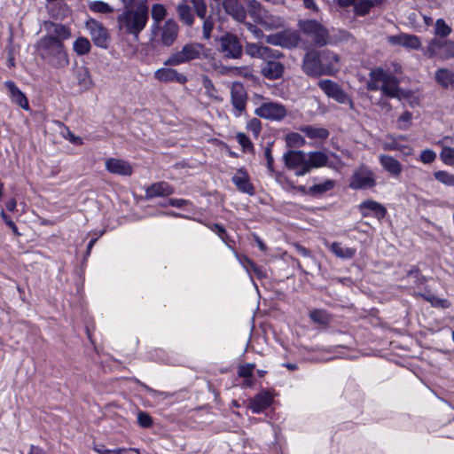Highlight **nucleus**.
<instances>
[{"mask_svg": "<svg viewBox=\"0 0 454 454\" xmlns=\"http://www.w3.org/2000/svg\"><path fill=\"white\" fill-rule=\"evenodd\" d=\"M376 185L374 172L364 165L356 168L348 186L353 190L372 189Z\"/></svg>", "mask_w": 454, "mask_h": 454, "instance_id": "obj_8", "label": "nucleus"}, {"mask_svg": "<svg viewBox=\"0 0 454 454\" xmlns=\"http://www.w3.org/2000/svg\"><path fill=\"white\" fill-rule=\"evenodd\" d=\"M227 12L230 13L237 21L242 22L247 18V12L245 9L240 5L232 6L230 9H227Z\"/></svg>", "mask_w": 454, "mask_h": 454, "instance_id": "obj_51", "label": "nucleus"}, {"mask_svg": "<svg viewBox=\"0 0 454 454\" xmlns=\"http://www.w3.org/2000/svg\"><path fill=\"white\" fill-rule=\"evenodd\" d=\"M300 130L311 139L319 138L325 140L329 137V131L325 128L307 125L301 127Z\"/></svg>", "mask_w": 454, "mask_h": 454, "instance_id": "obj_36", "label": "nucleus"}, {"mask_svg": "<svg viewBox=\"0 0 454 454\" xmlns=\"http://www.w3.org/2000/svg\"><path fill=\"white\" fill-rule=\"evenodd\" d=\"M318 87L328 98L336 100L340 104H349L351 107L353 106L352 100L335 82L328 79L320 80L318 82Z\"/></svg>", "mask_w": 454, "mask_h": 454, "instance_id": "obj_11", "label": "nucleus"}, {"mask_svg": "<svg viewBox=\"0 0 454 454\" xmlns=\"http://www.w3.org/2000/svg\"><path fill=\"white\" fill-rule=\"evenodd\" d=\"M51 129L59 133L62 137L67 139L74 145H82V139L80 137L74 136L67 127L59 121H52Z\"/></svg>", "mask_w": 454, "mask_h": 454, "instance_id": "obj_33", "label": "nucleus"}, {"mask_svg": "<svg viewBox=\"0 0 454 454\" xmlns=\"http://www.w3.org/2000/svg\"><path fill=\"white\" fill-rule=\"evenodd\" d=\"M154 78L161 82H177L184 84L187 82V77L177 72L176 69L161 67L154 72Z\"/></svg>", "mask_w": 454, "mask_h": 454, "instance_id": "obj_20", "label": "nucleus"}, {"mask_svg": "<svg viewBox=\"0 0 454 454\" xmlns=\"http://www.w3.org/2000/svg\"><path fill=\"white\" fill-rule=\"evenodd\" d=\"M205 45L200 43H189L184 44L180 51L170 54L164 61L165 66L174 67L200 59L207 56Z\"/></svg>", "mask_w": 454, "mask_h": 454, "instance_id": "obj_3", "label": "nucleus"}, {"mask_svg": "<svg viewBox=\"0 0 454 454\" xmlns=\"http://www.w3.org/2000/svg\"><path fill=\"white\" fill-rule=\"evenodd\" d=\"M157 29L156 35L162 45L169 47L175 43L179 33V26L176 20L168 19L162 26H159Z\"/></svg>", "mask_w": 454, "mask_h": 454, "instance_id": "obj_12", "label": "nucleus"}, {"mask_svg": "<svg viewBox=\"0 0 454 454\" xmlns=\"http://www.w3.org/2000/svg\"><path fill=\"white\" fill-rule=\"evenodd\" d=\"M278 59H265V64L261 69V74L263 77L269 80L280 79L285 72V66L277 61Z\"/></svg>", "mask_w": 454, "mask_h": 454, "instance_id": "obj_19", "label": "nucleus"}, {"mask_svg": "<svg viewBox=\"0 0 454 454\" xmlns=\"http://www.w3.org/2000/svg\"><path fill=\"white\" fill-rule=\"evenodd\" d=\"M358 208L363 217H367L372 215L378 220L383 219L387 215L386 207L372 200H367L359 204Z\"/></svg>", "mask_w": 454, "mask_h": 454, "instance_id": "obj_17", "label": "nucleus"}, {"mask_svg": "<svg viewBox=\"0 0 454 454\" xmlns=\"http://www.w3.org/2000/svg\"><path fill=\"white\" fill-rule=\"evenodd\" d=\"M298 27L303 35L311 39L315 46L323 47L331 43L329 30L316 20H300Z\"/></svg>", "mask_w": 454, "mask_h": 454, "instance_id": "obj_4", "label": "nucleus"}, {"mask_svg": "<svg viewBox=\"0 0 454 454\" xmlns=\"http://www.w3.org/2000/svg\"><path fill=\"white\" fill-rule=\"evenodd\" d=\"M202 20H203V26H202L203 37L205 39H209L211 37V33H212V30L215 26L214 20L211 17H207V15Z\"/></svg>", "mask_w": 454, "mask_h": 454, "instance_id": "obj_53", "label": "nucleus"}, {"mask_svg": "<svg viewBox=\"0 0 454 454\" xmlns=\"http://www.w3.org/2000/svg\"><path fill=\"white\" fill-rule=\"evenodd\" d=\"M254 367V364H249L241 365L238 371L239 376L242 377V378H250L253 374Z\"/></svg>", "mask_w": 454, "mask_h": 454, "instance_id": "obj_60", "label": "nucleus"}, {"mask_svg": "<svg viewBox=\"0 0 454 454\" xmlns=\"http://www.w3.org/2000/svg\"><path fill=\"white\" fill-rule=\"evenodd\" d=\"M334 187V182L332 180H326L325 182L318 184H315L309 188V192L313 195L322 194L332 190Z\"/></svg>", "mask_w": 454, "mask_h": 454, "instance_id": "obj_47", "label": "nucleus"}, {"mask_svg": "<svg viewBox=\"0 0 454 454\" xmlns=\"http://www.w3.org/2000/svg\"><path fill=\"white\" fill-rule=\"evenodd\" d=\"M262 25L266 29H278L284 27V20L280 17H268L263 20Z\"/></svg>", "mask_w": 454, "mask_h": 454, "instance_id": "obj_49", "label": "nucleus"}, {"mask_svg": "<svg viewBox=\"0 0 454 454\" xmlns=\"http://www.w3.org/2000/svg\"><path fill=\"white\" fill-rule=\"evenodd\" d=\"M379 160L384 170H386L392 176L397 177L401 175L403 171V166L401 162L395 158L387 154H380L379 156Z\"/></svg>", "mask_w": 454, "mask_h": 454, "instance_id": "obj_24", "label": "nucleus"}, {"mask_svg": "<svg viewBox=\"0 0 454 454\" xmlns=\"http://www.w3.org/2000/svg\"><path fill=\"white\" fill-rule=\"evenodd\" d=\"M137 422L142 427L145 428H148L153 425L152 417L145 411H140L137 414Z\"/></svg>", "mask_w": 454, "mask_h": 454, "instance_id": "obj_56", "label": "nucleus"}, {"mask_svg": "<svg viewBox=\"0 0 454 454\" xmlns=\"http://www.w3.org/2000/svg\"><path fill=\"white\" fill-rule=\"evenodd\" d=\"M436 158L435 153L431 149L423 150L420 153L419 160L425 164L432 163Z\"/></svg>", "mask_w": 454, "mask_h": 454, "instance_id": "obj_58", "label": "nucleus"}, {"mask_svg": "<svg viewBox=\"0 0 454 454\" xmlns=\"http://www.w3.org/2000/svg\"><path fill=\"white\" fill-rule=\"evenodd\" d=\"M254 114L263 119L279 121L286 116L287 111L280 103L266 102L257 107Z\"/></svg>", "mask_w": 454, "mask_h": 454, "instance_id": "obj_10", "label": "nucleus"}, {"mask_svg": "<svg viewBox=\"0 0 454 454\" xmlns=\"http://www.w3.org/2000/svg\"><path fill=\"white\" fill-rule=\"evenodd\" d=\"M434 178L440 183L448 185L454 186V176L447 171L439 170L434 173Z\"/></svg>", "mask_w": 454, "mask_h": 454, "instance_id": "obj_48", "label": "nucleus"}, {"mask_svg": "<svg viewBox=\"0 0 454 454\" xmlns=\"http://www.w3.org/2000/svg\"><path fill=\"white\" fill-rule=\"evenodd\" d=\"M152 18L155 23H160L167 16V9L161 4H155L152 6Z\"/></svg>", "mask_w": 454, "mask_h": 454, "instance_id": "obj_45", "label": "nucleus"}, {"mask_svg": "<svg viewBox=\"0 0 454 454\" xmlns=\"http://www.w3.org/2000/svg\"><path fill=\"white\" fill-rule=\"evenodd\" d=\"M387 42L392 45H402L407 49L419 50L421 48V41L415 35L401 33L387 37Z\"/></svg>", "mask_w": 454, "mask_h": 454, "instance_id": "obj_18", "label": "nucleus"}, {"mask_svg": "<svg viewBox=\"0 0 454 454\" xmlns=\"http://www.w3.org/2000/svg\"><path fill=\"white\" fill-rule=\"evenodd\" d=\"M321 57L324 62L325 75H332L340 69V57L333 51H322Z\"/></svg>", "mask_w": 454, "mask_h": 454, "instance_id": "obj_27", "label": "nucleus"}, {"mask_svg": "<svg viewBox=\"0 0 454 454\" xmlns=\"http://www.w3.org/2000/svg\"><path fill=\"white\" fill-rule=\"evenodd\" d=\"M182 2H190L192 4L196 15L200 19H204L207 12V6L205 0H182Z\"/></svg>", "mask_w": 454, "mask_h": 454, "instance_id": "obj_46", "label": "nucleus"}, {"mask_svg": "<svg viewBox=\"0 0 454 454\" xmlns=\"http://www.w3.org/2000/svg\"><path fill=\"white\" fill-rule=\"evenodd\" d=\"M327 155L320 151L307 153V166L299 174H308L312 168L324 167L327 164Z\"/></svg>", "mask_w": 454, "mask_h": 454, "instance_id": "obj_23", "label": "nucleus"}, {"mask_svg": "<svg viewBox=\"0 0 454 454\" xmlns=\"http://www.w3.org/2000/svg\"><path fill=\"white\" fill-rule=\"evenodd\" d=\"M452 32L451 27L445 22L443 19L436 20L434 23V35L440 37H447Z\"/></svg>", "mask_w": 454, "mask_h": 454, "instance_id": "obj_42", "label": "nucleus"}, {"mask_svg": "<svg viewBox=\"0 0 454 454\" xmlns=\"http://www.w3.org/2000/svg\"><path fill=\"white\" fill-rule=\"evenodd\" d=\"M44 29L48 34L46 36H52L59 40V42L69 38L71 35L69 28L62 24L45 21Z\"/></svg>", "mask_w": 454, "mask_h": 454, "instance_id": "obj_25", "label": "nucleus"}, {"mask_svg": "<svg viewBox=\"0 0 454 454\" xmlns=\"http://www.w3.org/2000/svg\"><path fill=\"white\" fill-rule=\"evenodd\" d=\"M412 114L409 111L403 112L398 118L399 129H407L411 122Z\"/></svg>", "mask_w": 454, "mask_h": 454, "instance_id": "obj_54", "label": "nucleus"}, {"mask_svg": "<svg viewBox=\"0 0 454 454\" xmlns=\"http://www.w3.org/2000/svg\"><path fill=\"white\" fill-rule=\"evenodd\" d=\"M47 6L56 18H63L68 13V7L64 0H46Z\"/></svg>", "mask_w": 454, "mask_h": 454, "instance_id": "obj_35", "label": "nucleus"}, {"mask_svg": "<svg viewBox=\"0 0 454 454\" xmlns=\"http://www.w3.org/2000/svg\"><path fill=\"white\" fill-rule=\"evenodd\" d=\"M246 53L252 58L263 60L268 59H281L284 57V54L278 50H273L268 46L254 43L246 45Z\"/></svg>", "mask_w": 454, "mask_h": 454, "instance_id": "obj_16", "label": "nucleus"}, {"mask_svg": "<svg viewBox=\"0 0 454 454\" xmlns=\"http://www.w3.org/2000/svg\"><path fill=\"white\" fill-rule=\"evenodd\" d=\"M272 402V396L269 393H260L250 401V408L254 413H259L268 408Z\"/></svg>", "mask_w": 454, "mask_h": 454, "instance_id": "obj_32", "label": "nucleus"}, {"mask_svg": "<svg viewBox=\"0 0 454 454\" xmlns=\"http://www.w3.org/2000/svg\"><path fill=\"white\" fill-rule=\"evenodd\" d=\"M440 157L445 164L454 166V148L443 146Z\"/></svg>", "mask_w": 454, "mask_h": 454, "instance_id": "obj_50", "label": "nucleus"}, {"mask_svg": "<svg viewBox=\"0 0 454 454\" xmlns=\"http://www.w3.org/2000/svg\"><path fill=\"white\" fill-rule=\"evenodd\" d=\"M92 42L100 48H106L109 35L107 29L98 20L90 19L86 22Z\"/></svg>", "mask_w": 454, "mask_h": 454, "instance_id": "obj_14", "label": "nucleus"}, {"mask_svg": "<svg viewBox=\"0 0 454 454\" xmlns=\"http://www.w3.org/2000/svg\"><path fill=\"white\" fill-rule=\"evenodd\" d=\"M425 55L429 59L437 57L443 60L454 59V41L434 38L428 43Z\"/></svg>", "mask_w": 454, "mask_h": 454, "instance_id": "obj_6", "label": "nucleus"}, {"mask_svg": "<svg viewBox=\"0 0 454 454\" xmlns=\"http://www.w3.org/2000/svg\"><path fill=\"white\" fill-rule=\"evenodd\" d=\"M265 40H266V43L269 44L282 47V33L281 32L269 35L266 36Z\"/></svg>", "mask_w": 454, "mask_h": 454, "instance_id": "obj_59", "label": "nucleus"}, {"mask_svg": "<svg viewBox=\"0 0 454 454\" xmlns=\"http://www.w3.org/2000/svg\"><path fill=\"white\" fill-rule=\"evenodd\" d=\"M301 69L310 77L325 75L326 72H325L321 51L313 49L309 50L302 59Z\"/></svg>", "mask_w": 454, "mask_h": 454, "instance_id": "obj_7", "label": "nucleus"}, {"mask_svg": "<svg viewBox=\"0 0 454 454\" xmlns=\"http://www.w3.org/2000/svg\"><path fill=\"white\" fill-rule=\"evenodd\" d=\"M74 76L82 90H88L92 87V79L89 68L85 66H75L74 67Z\"/></svg>", "mask_w": 454, "mask_h": 454, "instance_id": "obj_28", "label": "nucleus"}, {"mask_svg": "<svg viewBox=\"0 0 454 454\" xmlns=\"http://www.w3.org/2000/svg\"><path fill=\"white\" fill-rule=\"evenodd\" d=\"M37 51L43 59L57 68L66 67L69 64L63 43L52 36L42 37L38 42Z\"/></svg>", "mask_w": 454, "mask_h": 454, "instance_id": "obj_2", "label": "nucleus"}, {"mask_svg": "<svg viewBox=\"0 0 454 454\" xmlns=\"http://www.w3.org/2000/svg\"><path fill=\"white\" fill-rule=\"evenodd\" d=\"M264 155H265V158L267 160V168H268L269 171L272 173L274 171V168H273L274 160H273V157H272V154H271V148H270V146H267L265 148Z\"/></svg>", "mask_w": 454, "mask_h": 454, "instance_id": "obj_61", "label": "nucleus"}, {"mask_svg": "<svg viewBox=\"0 0 454 454\" xmlns=\"http://www.w3.org/2000/svg\"><path fill=\"white\" fill-rule=\"evenodd\" d=\"M218 51L225 59H238L243 53L242 44L237 35L225 33L217 39Z\"/></svg>", "mask_w": 454, "mask_h": 454, "instance_id": "obj_5", "label": "nucleus"}, {"mask_svg": "<svg viewBox=\"0 0 454 454\" xmlns=\"http://www.w3.org/2000/svg\"><path fill=\"white\" fill-rule=\"evenodd\" d=\"M434 80L443 89L454 86V72L448 68H439L434 74Z\"/></svg>", "mask_w": 454, "mask_h": 454, "instance_id": "obj_31", "label": "nucleus"}, {"mask_svg": "<svg viewBox=\"0 0 454 454\" xmlns=\"http://www.w3.org/2000/svg\"><path fill=\"white\" fill-rule=\"evenodd\" d=\"M1 217L4 223L10 227L15 236H20V233L18 231V228L15 223L12 221V217L8 215L4 209L1 210Z\"/></svg>", "mask_w": 454, "mask_h": 454, "instance_id": "obj_57", "label": "nucleus"}, {"mask_svg": "<svg viewBox=\"0 0 454 454\" xmlns=\"http://www.w3.org/2000/svg\"><path fill=\"white\" fill-rule=\"evenodd\" d=\"M89 8L93 12L103 14L114 12V8L103 1H93L89 4Z\"/></svg>", "mask_w": 454, "mask_h": 454, "instance_id": "obj_43", "label": "nucleus"}, {"mask_svg": "<svg viewBox=\"0 0 454 454\" xmlns=\"http://www.w3.org/2000/svg\"><path fill=\"white\" fill-rule=\"evenodd\" d=\"M93 450L98 454H112V450L106 449L104 444L94 443Z\"/></svg>", "mask_w": 454, "mask_h": 454, "instance_id": "obj_64", "label": "nucleus"}, {"mask_svg": "<svg viewBox=\"0 0 454 454\" xmlns=\"http://www.w3.org/2000/svg\"><path fill=\"white\" fill-rule=\"evenodd\" d=\"M285 165L287 168L294 170L295 176H301L305 174H299L307 166V153L303 151L289 150L283 155Z\"/></svg>", "mask_w": 454, "mask_h": 454, "instance_id": "obj_13", "label": "nucleus"}, {"mask_svg": "<svg viewBox=\"0 0 454 454\" xmlns=\"http://www.w3.org/2000/svg\"><path fill=\"white\" fill-rule=\"evenodd\" d=\"M106 169L114 175L129 176L133 169L130 164L123 160L109 158L105 162Z\"/></svg>", "mask_w": 454, "mask_h": 454, "instance_id": "obj_22", "label": "nucleus"}, {"mask_svg": "<svg viewBox=\"0 0 454 454\" xmlns=\"http://www.w3.org/2000/svg\"><path fill=\"white\" fill-rule=\"evenodd\" d=\"M374 6L372 0H356L354 4V12L359 16H364L369 13L370 10Z\"/></svg>", "mask_w": 454, "mask_h": 454, "instance_id": "obj_41", "label": "nucleus"}, {"mask_svg": "<svg viewBox=\"0 0 454 454\" xmlns=\"http://www.w3.org/2000/svg\"><path fill=\"white\" fill-rule=\"evenodd\" d=\"M247 129L257 137L262 129V123L257 118H252L247 124Z\"/></svg>", "mask_w": 454, "mask_h": 454, "instance_id": "obj_55", "label": "nucleus"}, {"mask_svg": "<svg viewBox=\"0 0 454 454\" xmlns=\"http://www.w3.org/2000/svg\"><path fill=\"white\" fill-rule=\"evenodd\" d=\"M231 98L235 115L240 116L246 110L247 94L244 85L241 82H235L231 87Z\"/></svg>", "mask_w": 454, "mask_h": 454, "instance_id": "obj_15", "label": "nucleus"}, {"mask_svg": "<svg viewBox=\"0 0 454 454\" xmlns=\"http://www.w3.org/2000/svg\"><path fill=\"white\" fill-rule=\"evenodd\" d=\"M176 14L179 20L187 27H192L195 22V17L192 8L188 2H181L176 5Z\"/></svg>", "mask_w": 454, "mask_h": 454, "instance_id": "obj_30", "label": "nucleus"}, {"mask_svg": "<svg viewBox=\"0 0 454 454\" xmlns=\"http://www.w3.org/2000/svg\"><path fill=\"white\" fill-rule=\"evenodd\" d=\"M310 319L319 325H327L331 321L330 315L324 309H313L309 312Z\"/></svg>", "mask_w": 454, "mask_h": 454, "instance_id": "obj_40", "label": "nucleus"}, {"mask_svg": "<svg viewBox=\"0 0 454 454\" xmlns=\"http://www.w3.org/2000/svg\"><path fill=\"white\" fill-rule=\"evenodd\" d=\"M236 139L239 142V144L242 146L244 152H252L254 150V145L249 137L246 134L239 132L236 135Z\"/></svg>", "mask_w": 454, "mask_h": 454, "instance_id": "obj_52", "label": "nucleus"}, {"mask_svg": "<svg viewBox=\"0 0 454 454\" xmlns=\"http://www.w3.org/2000/svg\"><path fill=\"white\" fill-rule=\"evenodd\" d=\"M405 137L398 136L395 137L391 134H388L385 137L384 140L381 141V146L385 151H394L398 150L400 148L401 144H399L398 140L404 139Z\"/></svg>", "mask_w": 454, "mask_h": 454, "instance_id": "obj_38", "label": "nucleus"}, {"mask_svg": "<svg viewBox=\"0 0 454 454\" xmlns=\"http://www.w3.org/2000/svg\"><path fill=\"white\" fill-rule=\"evenodd\" d=\"M286 143L288 147H300L305 145L304 137L296 132H291L286 136Z\"/></svg>", "mask_w": 454, "mask_h": 454, "instance_id": "obj_44", "label": "nucleus"}, {"mask_svg": "<svg viewBox=\"0 0 454 454\" xmlns=\"http://www.w3.org/2000/svg\"><path fill=\"white\" fill-rule=\"evenodd\" d=\"M91 48L89 39L85 37H78L73 44V49L77 55H85L90 52Z\"/></svg>", "mask_w": 454, "mask_h": 454, "instance_id": "obj_39", "label": "nucleus"}, {"mask_svg": "<svg viewBox=\"0 0 454 454\" xmlns=\"http://www.w3.org/2000/svg\"><path fill=\"white\" fill-rule=\"evenodd\" d=\"M4 87L8 90L12 101L21 106L25 110H28V99L26 95L17 87L14 82H4Z\"/></svg>", "mask_w": 454, "mask_h": 454, "instance_id": "obj_26", "label": "nucleus"}, {"mask_svg": "<svg viewBox=\"0 0 454 454\" xmlns=\"http://www.w3.org/2000/svg\"><path fill=\"white\" fill-rule=\"evenodd\" d=\"M372 74L376 79L380 80V90L384 95L389 98L400 97L399 80L395 75L381 68L372 70Z\"/></svg>", "mask_w": 454, "mask_h": 454, "instance_id": "obj_9", "label": "nucleus"}, {"mask_svg": "<svg viewBox=\"0 0 454 454\" xmlns=\"http://www.w3.org/2000/svg\"><path fill=\"white\" fill-rule=\"evenodd\" d=\"M371 81L367 83V89L369 90H380L381 82L380 80L376 79L372 72L370 73Z\"/></svg>", "mask_w": 454, "mask_h": 454, "instance_id": "obj_62", "label": "nucleus"}, {"mask_svg": "<svg viewBox=\"0 0 454 454\" xmlns=\"http://www.w3.org/2000/svg\"><path fill=\"white\" fill-rule=\"evenodd\" d=\"M330 250L340 259H351L355 256L356 250L352 247H342L339 242H333L329 247Z\"/></svg>", "mask_w": 454, "mask_h": 454, "instance_id": "obj_37", "label": "nucleus"}, {"mask_svg": "<svg viewBox=\"0 0 454 454\" xmlns=\"http://www.w3.org/2000/svg\"><path fill=\"white\" fill-rule=\"evenodd\" d=\"M247 263L249 269L252 270L257 275L258 278H265L266 275L263 272V270L258 268L251 260L247 259Z\"/></svg>", "mask_w": 454, "mask_h": 454, "instance_id": "obj_63", "label": "nucleus"}, {"mask_svg": "<svg viewBox=\"0 0 454 454\" xmlns=\"http://www.w3.org/2000/svg\"><path fill=\"white\" fill-rule=\"evenodd\" d=\"M231 181L239 192L248 195L254 194V187L251 184L249 175L245 168H239L232 176Z\"/></svg>", "mask_w": 454, "mask_h": 454, "instance_id": "obj_21", "label": "nucleus"}, {"mask_svg": "<svg viewBox=\"0 0 454 454\" xmlns=\"http://www.w3.org/2000/svg\"><path fill=\"white\" fill-rule=\"evenodd\" d=\"M282 33V47L287 49L296 48L301 41L298 31L293 29H285Z\"/></svg>", "mask_w": 454, "mask_h": 454, "instance_id": "obj_34", "label": "nucleus"}, {"mask_svg": "<svg viewBox=\"0 0 454 454\" xmlns=\"http://www.w3.org/2000/svg\"><path fill=\"white\" fill-rule=\"evenodd\" d=\"M149 18V10L145 4L125 7L117 17V27L121 33L130 35L138 40L139 34L145 27Z\"/></svg>", "mask_w": 454, "mask_h": 454, "instance_id": "obj_1", "label": "nucleus"}, {"mask_svg": "<svg viewBox=\"0 0 454 454\" xmlns=\"http://www.w3.org/2000/svg\"><path fill=\"white\" fill-rule=\"evenodd\" d=\"M174 192V189L170 186L167 182H158L153 184L145 190V197L154 198V197H162L168 196Z\"/></svg>", "mask_w": 454, "mask_h": 454, "instance_id": "obj_29", "label": "nucleus"}]
</instances>
